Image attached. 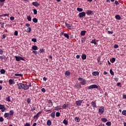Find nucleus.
<instances>
[{"instance_id": "1", "label": "nucleus", "mask_w": 126, "mask_h": 126, "mask_svg": "<svg viewBox=\"0 0 126 126\" xmlns=\"http://www.w3.org/2000/svg\"><path fill=\"white\" fill-rule=\"evenodd\" d=\"M17 86H18V88L19 89H21V90L24 89V90H27V89H29V86H28V85L20 83L19 84H17Z\"/></svg>"}, {"instance_id": "2", "label": "nucleus", "mask_w": 126, "mask_h": 126, "mask_svg": "<svg viewBox=\"0 0 126 126\" xmlns=\"http://www.w3.org/2000/svg\"><path fill=\"white\" fill-rule=\"evenodd\" d=\"M14 111L13 110H10L9 113H5L4 114V118H8L9 116H13Z\"/></svg>"}, {"instance_id": "3", "label": "nucleus", "mask_w": 126, "mask_h": 126, "mask_svg": "<svg viewBox=\"0 0 126 126\" xmlns=\"http://www.w3.org/2000/svg\"><path fill=\"white\" fill-rule=\"evenodd\" d=\"M78 80H79V81H81L80 82V85H85V84H86V80L83 79V78L80 77L78 79Z\"/></svg>"}, {"instance_id": "4", "label": "nucleus", "mask_w": 126, "mask_h": 126, "mask_svg": "<svg viewBox=\"0 0 126 126\" xmlns=\"http://www.w3.org/2000/svg\"><path fill=\"white\" fill-rule=\"evenodd\" d=\"M105 112V108L104 106H100L98 109V114L99 115H103Z\"/></svg>"}, {"instance_id": "5", "label": "nucleus", "mask_w": 126, "mask_h": 126, "mask_svg": "<svg viewBox=\"0 0 126 126\" xmlns=\"http://www.w3.org/2000/svg\"><path fill=\"white\" fill-rule=\"evenodd\" d=\"M98 89V86L96 84L91 85V86H89L88 87V89L89 90H91V89Z\"/></svg>"}, {"instance_id": "6", "label": "nucleus", "mask_w": 126, "mask_h": 126, "mask_svg": "<svg viewBox=\"0 0 126 126\" xmlns=\"http://www.w3.org/2000/svg\"><path fill=\"white\" fill-rule=\"evenodd\" d=\"M0 110L3 113V112H5L6 111V108H5V106L3 104H0Z\"/></svg>"}, {"instance_id": "7", "label": "nucleus", "mask_w": 126, "mask_h": 126, "mask_svg": "<svg viewBox=\"0 0 126 126\" xmlns=\"http://www.w3.org/2000/svg\"><path fill=\"white\" fill-rule=\"evenodd\" d=\"M15 58L17 62H20V61H25V59H24V58L20 56H15Z\"/></svg>"}, {"instance_id": "8", "label": "nucleus", "mask_w": 126, "mask_h": 126, "mask_svg": "<svg viewBox=\"0 0 126 126\" xmlns=\"http://www.w3.org/2000/svg\"><path fill=\"white\" fill-rule=\"evenodd\" d=\"M65 25L66 27H67L68 29L71 30L73 29V27H72V24H68L67 23L65 22Z\"/></svg>"}, {"instance_id": "9", "label": "nucleus", "mask_w": 126, "mask_h": 126, "mask_svg": "<svg viewBox=\"0 0 126 126\" xmlns=\"http://www.w3.org/2000/svg\"><path fill=\"white\" fill-rule=\"evenodd\" d=\"M42 114V111H39L38 112L36 115H35L33 117V119H34L35 120H38V119L39 118V117H40V115Z\"/></svg>"}, {"instance_id": "10", "label": "nucleus", "mask_w": 126, "mask_h": 126, "mask_svg": "<svg viewBox=\"0 0 126 126\" xmlns=\"http://www.w3.org/2000/svg\"><path fill=\"white\" fill-rule=\"evenodd\" d=\"M86 15V13H85V12H82L81 13H79V17H80V18H82V17H85Z\"/></svg>"}, {"instance_id": "11", "label": "nucleus", "mask_w": 126, "mask_h": 126, "mask_svg": "<svg viewBox=\"0 0 126 126\" xmlns=\"http://www.w3.org/2000/svg\"><path fill=\"white\" fill-rule=\"evenodd\" d=\"M83 102V100H77L75 101V104H76V106H81Z\"/></svg>"}, {"instance_id": "12", "label": "nucleus", "mask_w": 126, "mask_h": 126, "mask_svg": "<svg viewBox=\"0 0 126 126\" xmlns=\"http://www.w3.org/2000/svg\"><path fill=\"white\" fill-rule=\"evenodd\" d=\"M32 4L36 7H38V6H40V3H38L37 2H32Z\"/></svg>"}, {"instance_id": "13", "label": "nucleus", "mask_w": 126, "mask_h": 126, "mask_svg": "<svg viewBox=\"0 0 126 126\" xmlns=\"http://www.w3.org/2000/svg\"><path fill=\"white\" fill-rule=\"evenodd\" d=\"M74 87H75L77 89H80V88H82L80 84L78 83L76 84L74 86Z\"/></svg>"}, {"instance_id": "14", "label": "nucleus", "mask_w": 126, "mask_h": 126, "mask_svg": "<svg viewBox=\"0 0 126 126\" xmlns=\"http://www.w3.org/2000/svg\"><path fill=\"white\" fill-rule=\"evenodd\" d=\"M86 14H87V15H91V14H93V11L88 10L86 12Z\"/></svg>"}, {"instance_id": "15", "label": "nucleus", "mask_w": 126, "mask_h": 126, "mask_svg": "<svg viewBox=\"0 0 126 126\" xmlns=\"http://www.w3.org/2000/svg\"><path fill=\"white\" fill-rule=\"evenodd\" d=\"M92 75L94 76H97V75H99V72L98 71H94L92 72Z\"/></svg>"}, {"instance_id": "16", "label": "nucleus", "mask_w": 126, "mask_h": 126, "mask_svg": "<svg viewBox=\"0 0 126 126\" xmlns=\"http://www.w3.org/2000/svg\"><path fill=\"white\" fill-rule=\"evenodd\" d=\"M91 103L93 108H96V107H97L96 102L95 101H92Z\"/></svg>"}, {"instance_id": "17", "label": "nucleus", "mask_w": 126, "mask_h": 126, "mask_svg": "<svg viewBox=\"0 0 126 126\" xmlns=\"http://www.w3.org/2000/svg\"><path fill=\"white\" fill-rule=\"evenodd\" d=\"M96 41H98L96 40V39H93L91 41H90V43L91 44H94V45H97V42Z\"/></svg>"}, {"instance_id": "18", "label": "nucleus", "mask_w": 126, "mask_h": 126, "mask_svg": "<svg viewBox=\"0 0 126 126\" xmlns=\"http://www.w3.org/2000/svg\"><path fill=\"white\" fill-rule=\"evenodd\" d=\"M63 109H67L68 108V104L65 103L62 106Z\"/></svg>"}, {"instance_id": "19", "label": "nucleus", "mask_w": 126, "mask_h": 126, "mask_svg": "<svg viewBox=\"0 0 126 126\" xmlns=\"http://www.w3.org/2000/svg\"><path fill=\"white\" fill-rule=\"evenodd\" d=\"M75 122H76V123H79L80 122V118L79 117H75Z\"/></svg>"}, {"instance_id": "20", "label": "nucleus", "mask_w": 126, "mask_h": 126, "mask_svg": "<svg viewBox=\"0 0 126 126\" xmlns=\"http://www.w3.org/2000/svg\"><path fill=\"white\" fill-rule=\"evenodd\" d=\"M115 18L117 20H121L122 19V17L120 15H115Z\"/></svg>"}, {"instance_id": "21", "label": "nucleus", "mask_w": 126, "mask_h": 126, "mask_svg": "<svg viewBox=\"0 0 126 126\" xmlns=\"http://www.w3.org/2000/svg\"><path fill=\"white\" fill-rule=\"evenodd\" d=\"M51 118H53V119H54V118H55L56 117V112L55 111H53L50 115Z\"/></svg>"}, {"instance_id": "22", "label": "nucleus", "mask_w": 126, "mask_h": 126, "mask_svg": "<svg viewBox=\"0 0 126 126\" xmlns=\"http://www.w3.org/2000/svg\"><path fill=\"white\" fill-rule=\"evenodd\" d=\"M32 50H33L34 51H37L38 50V47L36 45H33L32 47Z\"/></svg>"}, {"instance_id": "23", "label": "nucleus", "mask_w": 126, "mask_h": 126, "mask_svg": "<svg viewBox=\"0 0 126 126\" xmlns=\"http://www.w3.org/2000/svg\"><path fill=\"white\" fill-rule=\"evenodd\" d=\"M63 123L64 125H65V126H67L68 125V121L66 120L65 119L63 120Z\"/></svg>"}, {"instance_id": "24", "label": "nucleus", "mask_w": 126, "mask_h": 126, "mask_svg": "<svg viewBox=\"0 0 126 126\" xmlns=\"http://www.w3.org/2000/svg\"><path fill=\"white\" fill-rule=\"evenodd\" d=\"M13 83H14V81H13V80L10 79L9 80V84L10 85H12V84H13Z\"/></svg>"}, {"instance_id": "25", "label": "nucleus", "mask_w": 126, "mask_h": 126, "mask_svg": "<svg viewBox=\"0 0 126 126\" xmlns=\"http://www.w3.org/2000/svg\"><path fill=\"white\" fill-rule=\"evenodd\" d=\"M81 58L82 59V60H86V58H87V56H86V54H82Z\"/></svg>"}, {"instance_id": "26", "label": "nucleus", "mask_w": 126, "mask_h": 126, "mask_svg": "<svg viewBox=\"0 0 126 126\" xmlns=\"http://www.w3.org/2000/svg\"><path fill=\"white\" fill-rule=\"evenodd\" d=\"M86 33V31H82L81 32L80 35L81 36H85V33Z\"/></svg>"}, {"instance_id": "27", "label": "nucleus", "mask_w": 126, "mask_h": 126, "mask_svg": "<svg viewBox=\"0 0 126 126\" xmlns=\"http://www.w3.org/2000/svg\"><path fill=\"white\" fill-rule=\"evenodd\" d=\"M3 16H7V17H9V14L6 13V14H4L3 15H0V17H2Z\"/></svg>"}, {"instance_id": "28", "label": "nucleus", "mask_w": 126, "mask_h": 126, "mask_svg": "<svg viewBox=\"0 0 126 126\" xmlns=\"http://www.w3.org/2000/svg\"><path fill=\"white\" fill-rule=\"evenodd\" d=\"M101 121L103 122V123H107V122H108V119H107V118H102L101 119Z\"/></svg>"}, {"instance_id": "29", "label": "nucleus", "mask_w": 126, "mask_h": 126, "mask_svg": "<svg viewBox=\"0 0 126 126\" xmlns=\"http://www.w3.org/2000/svg\"><path fill=\"white\" fill-rule=\"evenodd\" d=\"M47 126H51L52 125V122L51 120H48L47 122Z\"/></svg>"}, {"instance_id": "30", "label": "nucleus", "mask_w": 126, "mask_h": 126, "mask_svg": "<svg viewBox=\"0 0 126 126\" xmlns=\"http://www.w3.org/2000/svg\"><path fill=\"white\" fill-rule=\"evenodd\" d=\"M0 72L1 74H4V73H5V70H4V69H1L0 70Z\"/></svg>"}, {"instance_id": "31", "label": "nucleus", "mask_w": 126, "mask_h": 126, "mask_svg": "<svg viewBox=\"0 0 126 126\" xmlns=\"http://www.w3.org/2000/svg\"><path fill=\"white\" fill-rule=\"evenodd\" d=\"M32 21L34 23H37L38 22V19L36 18H34L32 19Z\"/></svg>"}, {"instance_id": "32", "label": "nucleus", "mask_w": 126, "mask_h": 126, "mask_svg": "<svg viewBox=\"0 0 126 126\" xmlns=\"http://www.w3.org/2000/svg\"><path fill=\"white\" fill-rule=\"evenodd\" d=\"M77 11H79V12H81L83 11V9H82L81 8L78 7V8H77Z\"/></svg>"}, {"instance_id": "33", "label": "nucleus", "mask_w": 126, "mask_h": 126, "mask_svg": "<svg viewBox=\"0 0 126 126\" xmlns=\"http://www.w3.org/2000/svg\"><path fill=\"white\" fill-rule=\"evenodd\" d=\"M15 76H20V77H23V74H15Z\"/></svg>"}, {"instance_id": "34", "label": "nucleus", "mask_w": 126, "mask_h": 126, "mask_svg": "<svg viewBox=\"0 0 126 126\" xmlns=\"http://www.w3.org/2000/svg\"><path fill=\"white\" fill-rule=\"evenodd\" d=\"M110 62H111V63H114L115 62H116V58H112V59H111V60H110Z\"/></svg>"}, {"instance_id": "35", "label": "nucleus", "mask_w": 126, "mask_h": 126, "mask_svg": "<svg viewBox=\"0 0 126 126\" xmlns=\"http://www.w3.org/2000/svg\"><path fill=\"white\" fill-rule=\"evenodd\" d=\"M1 28H4V23L0 22V23Z\"/></svg>"}, {"instance_id": "36", "label": "nucleus", "mask_w": 126, "mask_h": 126, "mask_svg": "<svg viewBox=\"0 0 126 126\" xmlns=\"http://www.w3.org/2000/svg\"><path fill=\"white\" fill-rule=\"evenodd\" d=\"M65 75H67V76H69L70 75V72L68 71H67L65 72Z\"/></svg>"}, {"instance_id": "37", "label": "nucleus", "mask_w": 126, "mask_h": 126, "mask_svg": "<svg viewBox=\"0 0 126 126\" xmlns=\"http://www.w3.org/2000/svg\"><path fill=\"white\" fill-rule=\"evenodd\" d=\"M26 32H27V33H30V32H31V28H28Z\"/></svg>"}, {"instance_id": "38", "label": "nucleus", "mask_w": 126, "mask_h": 126, "mask_svg": "<svg viewBox=\"0 0 126 126\" xmlns=\"http://www.w3.org/2000/svg\"><path fill=\"white\" fill-rule=\"evenodd\" d=\"M27 19L28 20V21H31L32 20V18L30 16H28Z\"/></svg>"}, {"instance_id": "39", "label": "nucleus", "mask_w": 126, "mask_h": 126, "mask_svg": "<svg viewBox=\"0 0 126 126\" xmlns=\"http://www.w3.org/2000/svg\"><path fill=\"white\" fill-rule=\"evenodd\" d=\"M31 111H32V112H34V111H36V107H35L34 106H32L31 107Z\"/></svg>"}, {"instance_id": "40", "label": "nucleus", "mask_w": 126, "mask_h": 126, "mask_svg": "<svg viewBox=\"0 0 126 126\" xmlns=\"http://www.w3.org/2000/svg\"><path fill=\"white\" fill-rule=\"evenodd\" d=\"M64 37L67 38V39H69V35H68V34H67V33H64Z\"/></svg>"}, {"instance_id": "41", "label": "nucleus", "mask_w": 126, "mask_h": 126, "mask_svg": "<svg viewBox=\"0 0 126 126\" xmlns=\"http://www.w3.org/2000/svg\"><path fill=\"white\" fill-rule=\"evenodd\" d=\"M106 126H112V123L111 122H108L106 123Z\"/></svg>"}, {"instance_id": "42", "label": "nucleus", "mask_w": 126, "mask_h": 126, "mask_svg": "<svg viewBox=\"0 0 126 126\" xmlns=\"http://www.w3.org/2000/svg\"><path fill=\"white\" fill-rule=\"evenodd\" d=\"M27 102L28 104H30V103H31V99H30V98H27Z\"/></svg>"}, {"instance_id": "43", "label": "nucleus", "mask_w": 126, "mask_h": 126, "mask_svg": "<svg viewBox=\"0 0 126 126\" xmlns=\"http://www.w3.org/2000/svg\"><path fill=\"white\" fill-rule=\"evenodd\" d=\"M6 101H7V102H10V96H8L6 98Z\"/></svg>"}, {"instance_id": "44", "label": "nucleus", "mask_w": 126, "mask_h": 126, "mask_svg": "<svg viewBox=\"0 0 126 126\" xmlns=\"http://www.w3.org/2000/svg\"><path fill=\"white\" fill-rule=\"evenodd\" d=\"M97 63L98 64H102V61H100V58L97 59Z\"/></svg>"}, {"instance_id": "45", "label": "nucleus", "mask_w": 126, "mask_h": 126, "mask_svg": "<svg viewBox=\"0 0 126 126\" xmlns=\"http://www.w3.org/2000/svg\"><path fill=\"white\" fill-rule=\"evenodd\" d=\"M122 115H123L124 116H126V110H124L122 111Z\"/></svg>"}, {"instance_id": "46", "label": "nucleus", "mask_w": 126, "mask_h": 126, "mask_svg": "<svg viewBox=\"0 0 126 126\" xmlns=\"http://www.w3.org/2000/svg\"><path fill=\"white\" fill-rule=\"evenodd\" d=\"M44 52H45V49H40L39 50V52L40 53V54H42V53H44Z\"/></svg>"}, {"instance_id": "47", "label": "nucleus", "mask_w": 126, "mask_h": 126, "mask_svg": "<svg viewBox=\"0 0 126 126\" xmlns=\"http://www.w3.org/2000/svg\"><path fill=\"white\" fill-rule=\"evenodd\" d=\"M60 116H61V113H60V112H56V116L59 117H60Z\"/></svg>"}, {"instance_id": "48", "label": "nucleus", "mask_w": 126, "mask_h": 126, "mask_svg": "<svg viewBox=\"0 0 126 126\" xmlns=\"http://www.w3.org/2000/svg\"><path fill=\"white\" fill-rule=\"evenodd\" d=\"M14 34L15 36H18V32L17 31H15Z\"/></svg>"}, {"instance_id": "49", "label": "nucleus", "mask_w": 126, "mask_h": 126, "mask_svg": "<svg viewBox=\"0 0 126 126\" xmlns=\"http://www.w3.org/2000/svg\"><path fill=\"white\" fill-rule=\"evenodd\" d=\"M33 14H37V10L36 9H33Z\"/></svg>"}, {"instance_id": "50", "label": "nucleus", "mask_w": 126, "mask_h": 126, "mask_svg": "<svg viewBox=\"0 0 126 126\" xmlns=\"http://www.w3.org/2000/svg\"><path fill=\"white\" fill-rule=\"evenodd\" d=\"M48 103H49V104H51V106H53V105H54V104L52 102V100H48Z\"/></svg>"}, {"instance_id": "51", "label": "nucleus", "mask_w": 126, "mask_h": 126, "mask_svg": "<svg viewBox=\"0 0 126 126\" xmlns=\"http://www.w3.org/2000/svg\"><path fill=\"white\" fill-rule=\"evenodd\" d=\"M32 42H33L34 43H36L37 42V39L36 38H32Z\"/></svg>"}, {"instance_id": "52", "label": "nucleus", "mask_w": 126, "mask_h": 126, "mask_svg": "<svg viewBox=\"0 0 126 126\" xmlns=\"http://www.w3.org/2000/svg\"><path fill=\"white\" fill-rule=\"evenodd\" d=\"M110 74H111V75H114V71H113L112 69L110 70Z\"/></svg>"}, {"instance_id": "53", "label": "nucleus", "mask_w": 126, "mask_h": 126, "mask_svg": "<svg viewBox=\"0 0 126 126\" xmlns=\"http://www.w3.org/2000/svg\"><path fill=\"white\" fill-rule=\"evenodd\" d=\"M117 86H120V87H122V84L120 82L117 83Z\"/></svg>"}, {"instance_id": "54", "label": "nucleus", "mask_w": 126, "mask_h": 126, "mask_svg": "<svg viewBox=\"0 0 126 126\" xmlns=\"http://www.w3.org/2000/svg\"><path fill=\"white\" fill-rule=\"evenodd\" d=\"M114 48L115 49H118V48H119V45L118 44H115L114 45Z\"/></svg>"}, {"instance_id": "55", "label": "nucleus", "mask_w": 126, "mask_h": 126, "mask_svg": "<svg viewBox=\"0 0 126 126\" xmlns=\"http://www.w3.org/2000/svg\"><path fill=\"white\" fill-rule=\"evenodd\" d=\"M24 126H30V123H26V124L24 125Z\"/></svg>"}, {"instance_id": "56", "label": "nucleus", "mask_w": 126, "mask_h": 126, "mask_svg": "<svg viewBox=\"0 0 126 126\" xmlns=\"http://www.w3.org/2000/svg\"><path fill=\"white\" fill-rule=\"evenodd\" d=\"M41 92H43V93H45V92H46V89H45V88H42L41 89Z\"/></svg>"}, {"instance_id": "57", "label": "nucleus", "mask_w": 126, "mask_h": 126, "mask_svg": "<svg viewBox=\"0 0 126 126\" xmlns=\"http://www.w3.org/2000/svg\"><path fill=\"white\" fill-rule=\"evenodd\" d=\"M3 54V51L2 49H0V55H2Z\"/></svg>"}, {"instance_id": "58", "label": "nucleus", "mask_w": 126, "mask_h": 126, "mask_svg": "<svg viewBox=\"0 0 126 126\" xmlns=\"http://www.w3.org/2000/svg\"><path fill=\"white\" fill-rule=\"evenodd\" d=\"M85 41H86L85 38L82 37V39H81L82 43H84V42H85Z\"/></svg>"}, {"instance_id": "59", "label": "nucleus", "mask_w": 126, "mask_h": 126, "mask_svg": "<svg viewBox=\"0 0 126 126\" xmlns=\"http://www.w3.org/2000/svg\"><path fill=\"white\" fill-rule=\"evenodd\" d=\"M3 121H4V119H3V118H2V117H0V122H3Z\"/></svg>"}, {"instance_id": "60", "label": "nucleus", "mask_w": 126, "mask_h": 126, "mask_svg": "<svg viewBox=\"0 0 126 126\" xmlns=\"http://www.w3.org/2000/svg\"><path fill=\"white\" fill-rule=\"evenodd\" d=\"M107 32L108 34H113L114 33V32L108 31Z\"/></svg>"}, {"instance_id": "61", "label": "nucleus", "mask_w": 126, "mask_h": 126, "mask_svg": "<svg viewBox=\"0 0 126 126\" xmlns=\"http://www.w3.org/2000/svg\"><path fill=\"white\" fill-rule=\"evenodd\" d=\"M10 20H11L12 21H13V20H14V17L13 16H11L10 17Z\"/></svg>"}, {"instance_id": "62", "label": "nucleus", "mask_w": 126, "mask_h": 126, "mask_svg": "<svg viewBox=\"0 0 126 126\" xmlns=\"http://www.w3.org/2000/svg\"><path fill=\"white\" fill-rule=\"evenodd\" d=\"M55 108L56 111H59V110H61V108H59V106L55 107Z\"/></svg>"}, {"instance_id": "63", "label": "nucleus", "mask_w": 126, "mask_h": 126, "mask_svg": "<svg viewBox=\"0 0 126 126\" xmlns=\"http://www.w3.org/2000/svg\"><path fill=\"white\" fill-rule=\"evenodd\" d=\"M2 37V39H4V38H5L6 37V34H3Z\"/></svg>"}, {"instance_id": "64", "label": "nucleus", "mask_w": 126, "mask_h": 126, "mask_svg": "<svg viewBox=\"0 0 126 126\" xmlns=\"http://www.w3.org/2000/svg\"><path fill=\"white\" fill-rule=\"evenodd\" d=\"M32 53L35 55H38V52L37 51H33Z\"/></svg>"}]
</instances>
